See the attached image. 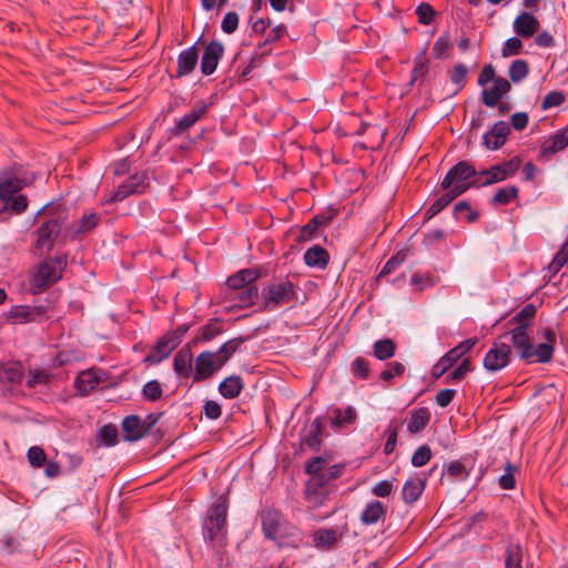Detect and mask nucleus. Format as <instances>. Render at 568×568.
<instances>
[{
  "label": "nucleus",
  "mask_w": 568,
  "mask_h": 568,
  "mask_svg": "<svg viewBox=\"0 0 568 568\" xmlns=\"http://www.w3.org/2000/svg\"><path fill=\"white\" fill-rule=\"evenodd\" d=\"M566 101V94L562 91H550L541 101V109L549 110L551 108L560 106Z\"/></svg>",
  "instance_id": "46"
},
{
  "label": "nucleus",
  "mask_w": 568,
  "mask_h": 568,
  "mask_svg": "<svg viewBox=\"0 0 568 568\" xmlns=\"http://www.w3.org/2000/svg\"><path fill=\"white\" fill-rule=\"evenodd\" d=\"M386 515V507L378 500L369 501L361 514L362 524L369 526L376 524Z\"/></svg>",
  "instance_id": "26"
},
{
  "label": "nucleus",
  "mask_w": 568,
  "mask_h": 568,
  "mask_svg": "<svg viewBox=\"0 0 568 568\" xmlns=\"http://www.w3.org/2000/svg\"><path fill=\"white\" fill-rule=\"evenodd\" d=\"M304 261L308 266L323 268L328 263V254L323 247L315 245L305 252Z\"/></svg>",
  "instance_id": "34"
},
{
  "label": "nucleus",
  "mask_w": 568,
  "mask_h": 568,
  "mask_svg": "<svg viewBox=\"0 0 568 568\" xmlns=\"http://www.w3.org/2000/svg\"><path fill=\"white\" fill-rule=\"evenodd\" d=\"M28 460L33 467H42L47 462V455L44 450L39 446H32L28 450Z\"/></svg>",
  "instance_id": "51"
},
{
  "label": "nucleus",
  "mask_w": 568,
  "mask_h": 568,
  "mask_svg": "<svg viewBox=\"0 0 568 568\" xmlns=\"http://www.w3.org/2000/svg\"><path fill=\"white\" fill-rule=\"evenodd\" d=\"M476 176H478L476 169L468 162L460 161L447 172L442 187L459 196L468 189L474 187L473 180H476Z\"/></svg>",
  "instance_id": "3"
},
{
  "label": "nucleus",
  "mask_w": 568,
  "mask_h": 568,
  "mask_svg": "<svg viewBox=\"0 0 568 568\" xmlns=\"http://www.w3.org/2000/svg\"><path fill=\"white\" fill-rule=\"evenodd\" d=\"M450 45V40L448 34L440 36L434 47H433V55L437 59H442L445 57L446 51Z\"/></svg>",
  "instance_id": "60"
},
{
  "label": "nucleus",
  "mask_w": 568,
  "mask_h": 568,
  "mask_svg": "<svg viewBox=\"0 0 568 568\" xmlns=\"http://www.w3.org/2000/svg\"><path fill=\"white\" fill-rule=\"evenodd\" d=\"M334 418L333 422L337 426H344L346 424H353L356 420V410L348 406L345 409L336 408L333 412Z\"/></svg>",
  "instance_id": "43"
},
{
  "label": "nucleus",
  "mask_w": 568,
  "mask_h": 568,
  "mask_svg": "<svg viewBox=\"0 0 568 568\" xmlns=\"http://www.w3.org/2000/svg\"><path fill=\"white\" fill-rule=\"evenodd\" d=\"M352 373L356 377H359V378H363V379L367 378L368 373H369V363H368V361L363 358V357H356L352 362Z\"/></svg>",
  "instance_id": "57"
},
{
  "label": "nucleus",
  "mask_w": 568,
  "mask_h": 568,
  "mask_svg": "<svg viewBox=\"0 0 568 568\" xmlns=\"http://www.w3.org/2000/svg\"><path fill=\"white\" fill-rule=\"evenodd\" d=\"M405 372V366L399 362H392L386 365V368L382 372L381 378L385 382H389L395 376H400Z\"/></svg>",
  "instance_id": "54"
},
{
  "label": "nucleus",
  "mask_w": 568,
  "mask_h": 568,
  "mask_svg": "<svg viewBox=\"0 0 568 568\" xmlns=\"http://www.w3.org/2000/svg\"><path fill=\"white\" fill-rule=\"evenodd\" d=\"M243 389V382L240 376L226 377L219 386L221 395L225 398L232 399L237 397Z\"/></svg>",
  "instance_id": "32"
},
{
  "label": "nucleus",
  "mask_w": 568,
  "mask_h": 568,
  "mask_svg": "<svg viewBox=\"0 0 568 568\" xmlns=\"http://www.w3.org/2000/svg\"><path fill=\"white\" fill-rule=\"evenodd\" d=\"M508 334H503L493 344L484 358V366L490 372H496L508 365L511 349L507 343Z\"/></svg>",
  "instance_id": "6"
},
{
  "label": "nucleus",
  "mask_w": 568,
  "mask_h": 568,
  "mask_svg": "<svg viewBox=\"0 0 568 568\" xmlns=\"http://www.w3.org/2000/svg\"><path fill=\"white\" fill-rule=\"evenodd\" d=\"M216 371L214 366V354L212 352H203L195 359L194 382L209 378Z\"/></svg>",
  "instance_id": "20"
},
{
  "label": "nucleus",
  "mask_w": 568,
  "mask_h": 568,
  "mask_svg": "<svg viewBox=\"0 0 568 568\" xmlns=\"http://www.w3.org/2000/svg\"><path fill=\"white\" fill-rule=\"evenodd\" d=\"M529 73V65L525 60H515L508 70L510 80L515 83L523 81Z\"/></svg>",
  "instance_id": "40"
},
{
  "label": "nucleus",
  "mask_w": 568,
  "mask_h": 568,
  "mask_svg": "<svg viewBox=\"0 0 568 568\" xmlns=\"http://www.w3.org/2000/svg\"><path fill=\"white\" fill-rule=\"evenodd\" d=\"M176 339H171L168 335H164L158 341L150 354L144 358L145 363L156 364L162 359L169 357L174 348H176Z\"/></svg>",
  "instance_id": "15"
},
{
  "label": "nucleus",
  "mask_w": 568,
  "mask_h": 568,
  "mask_svg": "<svg viewBox=\"0 0 568 568\" xmlns=\"http://www.w3.org/2000/svg\"><path fill=\"white\" fill-rule=\"evenodd\" d=\"M53 378L52 373L45 368L30 369L28 374L27 385L29 387H37L39 385L47 386Z\"/></svg>",
  "instance_id": "38"
},
{
  "label": "nucleus",
  "mask_w": 568,
  "mask_h": 568,
  "mask_svg": "<svg viewBox=\"0 0 568 568\" xmlns=\"http://www.w3.org/2000/svg\"><path fill=\"white\" fill-rule=\"evenodd\" d=\"M65 265L63 258H50L42 262L32 276V283L38 288H45L62 276V271Z\"/></svg>",
  "instance_id": "5"
},
{
  "label": "nucleus",
  "mask_w": 568,
  "mask_h": 568,
  "mask_svg": "<svg viewBox=\"0 0 568 568\" xmlns=\"http://www.w3.org/2000/svg\"><path fill=\"white\" fill-rule=\"evenodd\" d=\"M568 145V126L546 138L541 143L540 156L549 160Z\"/></svg>",
  "instance_id": "10"
},
{
  "label": "nucleus",
  "mask_w": 568,
  "mask_h": 568,
  "mask_svg": "<svg viewBox=\"0 0 568 568\" xmlns=\"http://www.w3.org/2000/svg\"><path fill=\"white\" fill-rule=\"evenodd\" d=\"M523 50V41L518 37H511L506 40L501 48V55L504 58H508L511 55H517Z\"/></svg>",
  "instance_id": "49"
},
{
  "label": "nucleus",
  "mask_w": 568,
  "mask_h": 568,
  "mask_svg": "<svg viewBox=\"0 0 568 568\" xmlns=\"http://www.w3.org/2000/svg\"><path fill=\"white\" fill-rule=\"evenodd\" d=\"M193 355L190 346L181 348L174 356L173 368L178 375L183 378L190 376L192 372Z\"/></svg>",
  "instance_id": "23"
},
{
  "label": "nucleus",
  "mask_w": 568,
  "mask_h": 568,
  "mask_svg": "<svg viewBox=\"0 0 568 568\" xmlns=\"http://www.w3.org/2000/svg\"><path fill=\"white\" fill-rule=\"evenodd\" d=\"M199 62L196 44L183 50L178 57L176 77L182 78L190 74Z\"/></svg>",
  "instance_id": "13"
},
{
  "label": "nucleus",
  "mask_w": 568,
  "mask_h": 568,
  "mask_svg": "<svg viewBox=\"0 0 568 568\" xmlns=\"http://www.w3.org/2000/svg\"><path fill=\"white\" fill-rule=\"evenodd\" d=\"M100 383L99 377L95 372L92 369H88L81 372L75 379V387L82 395H88L91 390H93Z\"/></svg>",
  "instance_id": "30"
},
{
  "label": "nucleus",
  "mask_w": 568,
  "mask_h": 568,
  "mask_svg": "<svg viewBox=\"0 0 568 568\" xmlns=\"http://www.w3.org/2000/svg\"><path fill=\"white\" fill-rule=\"evenodd\" d=\"M396 345L390 338L376 341L373 345V354L379 361H386L395 355Z\"/></svg>",
  "instance_id": "35"
},
{
  "label": "nucleus",
  "mask_w": 568,
  "mask_h": 568,
  "mask_svg": "<svg viewBox=\"0 0 568 568\" xmlns=\"http://www.w3.org/2000/svg\"><path fill=\"white\" fill-rule=\"evenodd\" d=\"M143 395L146 399L155 402L162 396V387L158 381H150L143 387Z\"/></svg>",
  "instance_id": "56"
},
{
  "label": "nucleus",
  "mask_w": 568,
  "mask_h": 568,
  "mask_svg": "<svg viewBox=\"0 0 568 568\" xmlns=\"http://www.w3.org/2000/svg\"><path fill=\"white\" fill-rule=\"evenodd\" d=\"M467 73L468 69L463 63L456 64L450 71V81L457 87V91H459L465 85Z\"/></svg>",
  "instance_id": "48"
},
{
  "label": "nucleus",
  "mask_w": 568,
  "mask_h": 568,
  "mask_svg": "<svg viewBox=\"0 0 568 568\" xmlns=\"http://www.w3.org/2000/svg\"><path fill=\"white\" fill-rule=\"evenodd\" d=\"M555 344L549 342H544L535 346L534 344L530 347V355L525 361L530 363H548L551 361L554 356Z\"/></svg>",
  "instance_id": "28"
},
{
  "label": "nucleus",
  "mask_w": 568,
  "mask_h": 568,
  "mask_svg": "<svg viewBox=\"0 0 568 568\" xmlns=\"http://www.w3.org/2000/svg\"><path fill=\"white\" fill-rule=\"evenodd\" d=\"M418 21L423 24H429L434 20L435 10L426 2L420 3L416 9Z\"/></svg>",
  "instance_id": "58"
},
{
  "label": "nucleus",
  "mask_w": 568,
  "mask_h": 568,
  "mask_svg": "<svg viewBox=\"0 0 568 568\" xmlns=\"http://www.w3.org/2000/svg\"><path fill=\"white\" fill-rule=\"evenodd\" d=\"M32 181L33 176H30L21 166L6 168L0 171V215L3 213L19 215L28 209V197L20 192Z\"/></svg>",
  "instance_id": "1"
},
{
  "label": "nucleus",
  "mask_w": 568,
  "mask_h": 568,
  "mask_svg": "<svg viewBox=\"0 0 568 568\" xmlns=\"http://www.w3.org/2000/svg\"><path fill=\"white\" fill-rule=\"evenodd\" d=\"M123 437L128 442H136L148 433L142 418L136 415L126 416L122 422Z\"/></svg>",
  "instance_id": "17"
},
{
  "label": "nucleus",
  "mask_w": 568,
  "mask_h": 568,
  "mask_svg": "<svg viewBox=\"0 0 568 568\" xmlns=\"http://www.w3.org/2000/svg\"><path fill=\"white\" fill-rule=\"evenodd\" d=\"M506 180L503 172L495 165L488 170L478 172L476 180H473L474 187H483Z\"/></svg>",
  "instance_id": "29"
},
{
  "label": "nucleus",
  "mask_w": 568,
  "mask_h": 568,
  "mask_svg": "<svg viewBox=\"0 0 568 568\" xmlns=\"http://www.w3.org/2000/svg\"><path fill=\"white\" fill-rule=\"evenodd\" d=\"M528 329L529 328H524V326H516L507 333L508 336L510 335V341L514 348L523 359L529 357L530 347L532 345V339L528 333Z\"/></svg>",
  "instance_id": "12"
},
{
  "label": "nucleus",
  "mask_w": 568,
  "mask_h": 568,
  "mask_svg": "<svg viewBox=\"0 0 568 568\" xmlns=\"http://www.w3.org/2000/svg\"><path fill=\"white\" fill-rule=\"evenodd\" d=\"M98 440L101 444H104L106 446H112L116 444L118 440V429L114 425H104L99 429L98 433Z\"/></svg>",
  "instance_id": "45"
},
{
  "label": "nucleus",
  "mask_w": 568,
  "mask_h": 568,
  "mask_svg": "<svg viewBox=\"0 0 568 568\" xmlns=\"http://www.w3.org/2000/svg\"><path fill=\"white\" fill-rule=\"evenodd\" d=\"M257 277L258 272L255 270H241L227 278V290L225 293H233V291L244 290L248 285H255Z\"/></svg>",
  "instance_id": "16"
},
{
  "label": "nucleus",
  "mask_w": 568,
  "mask_h": 568,
  "mask_svg": "<svg viewBox=\"0 0 568 568\" xmlns=\"http://www.w3.org/2000/svg\"><path fill=\"white\" fill-rule=\"evenodd\" d=\"M515 470H516V468L510 463L506 464L505 473L499 477V485L503 489L515 488V485H516Z\"/></svg>",
  "instance_id": "53"
},
{
  "label": "nucleus",
  "mask_w": 568,
  "mask_h": 568,
  "mask_svg": "<svg viewBox=\"0 0 568 568\" xmlns=\"http://www.w3.org/2000/svg\"><path fill=\"white\" fill-rule=\"evenodd\" d=\"M100 221V217L95 213H90L83 215V217L80 221L79 229L77 230V233H85L91 231L94 226L98 225Z\"/></svg>",
  "instance_id": "61"
},
{
  "label": "nucleus",
  "mask_w": 568,
  "mask_h": 568,
  "mask_svg": "<svg viewBox=\"0 0 568 568\" xmlns=\"http://www.w3.org/2000/svg\"><path fill=\"white\" fill-rule=\"evenodd\" d=\"M207 112V104L199 103L192 111L184 114L178 122L173 130L174 134H182L193 126L205 113Z\"/></svg>",
  "instance_id": "22"
},
{
  "label": "nucleus",
  "mask_w": 568,
  "mask_h": 568,
  "mask_svg": "<svg viewBox=\"0 0 568 568\" xmlns=\"http://www.w3.org/2000/svg\"><path fill=\"white\" fill-rule=\"evenodd\" d=\"M227 503L221 496L210 508L204 521V537L212 544L222 545L226 534Z\"/></svg>",
  "instance_id": "2"
},
{
  "label": "nucleus",
  "mask_w": 568,
  "mask_h": 568,
  "mask_svg": "<svg viewBox=\"0 0 568 568\" xmlns=\"http://www.w3.org/2000/svg\"><path fill=\"white\" fill-rule=\"evenodd\" d=\"M62 224L63 220L60 216L43 222L37 230L36 247L49 252L53 247Z\"/></svg>",
  "instance_id": "7"
},
{
  "label": "nucleus",
  "mask_w": 568,
  "mask_h": 568,
  "mask_svg": "<svg viewBox=\"0 0 568 568\" xmlns=\"http://www.w3.org/2000/svg\"><path fill=\"white\" fill-rule=\"evenodd\" d=\"M342 535L336 529H318L314 532V544L317 548L331 549Z\"/></svg>",
  "instance_id": "31"
},
{
  "label": "nucleus",
  "mask_w": 568,
  "mask_h": 568,
  "mask_svg": "<svg viewBox=\"0 0 568 568\" xmlns=\"http://www.w3.org/2000/svg\"><path fill=\"white\" fill-rule=\"evenodd\" d=\"M23 367L20 363H8L0 367V378L11 384H18L22 381Z\"/></svg>",
  "instance_id": "36"
},
{
  "label": "nucleus",
  "mask_w": 568,
  "mask_h": 568,
  "mask_svg": "<svg viewBox=\"0 0 568 568\" xmlns=\"http://www.w3.org/2000/svg\"><path fill=\"white\" fill-rule=\"evenodd\" d=\"M143 189V178L139 175L131 176L128 181H125L118 187L112 200L123 201L131 194L142 192Z\"/></svg>",
  "instance_id": "27"
},
{
  "label": "nucleus",
  "mask_w": 568,
  "mask_h": 568,
  "mask_svg": "<svg viewBox=\"0 0 568 568\" xmlns=\"http://www.w3.org/2000/svg\"><path fill=\"white\" fill-rule=\"evenodd\" d=\"M323 433V424L320 418H315L308 426L306 434L302 437V445L307 446L314 452L321 448V436Z\"/></svg>",
  "instance_id": "25"
},
{
  "label": "nucleus",
  "mask_w": 568,
  "mask_h": 568,
  "mask_svg": "<svg viewBox=\"0 0 568 568\" xmlns=\"http://www.w3.org/2000/svg\"><path fill=\"white\" fill-rule=\"evenodd\" d=\"M518 196V189L516 186H507L499 189L494 197L491 204L495 206L506 205Z\"/></svg>",
  "instance_id": "41"
},
{
  "label": "nucleus",
  "mask_w": 568,
  "mask_h": 568,
  "mask_svg": "<svg viewBox=\"0 0 568 568\" xmlns=\"http://www.w3.org/2000/svg\"><path fill=\"white\" fill-rule=\"evenodd\" d=\"M455 215L459 220H467L469 222H474L477 220V213L470 210V206L467 202L462 201L455 205L454 209Z\"/></svg>",
  "instance_id": "52"
},
{
  "label": "nucleus",
  "mask_w": 568,
  "mask_h": 568,
  "mask_svg": "<svg viewBox=\"0 0 568 568\" xmlns=\"http://www.w3.org/2000/svg\"><path fill=\"white\" fill-rule=\"evenodd\" d=\"M432 457V450L428 445L419 446L412 456V464L415 467H422L426 465Z\"/></svg>",
  "instance_id": "50"
},
{
  "label": "nucleus",
  "mask_w": 568,
  "mask_h": 568,
  "mask_svg": "<svg viewBox=\"0 0 568 568\" xmlns=\"http://www.w3.org/2000/svg\"><path fill=\"white\" fill-rule=\"evenodd\" d=\"M327 462L323 457H314L311 460H308L305 465V470L308 475L315 476L317 474H324L322 471V468L324 465H326Z\"/></svg>",
  "instance_id": "63"
},
{
  "label": "nucleus",
  "mask_w": 568,
  "mask_h": 568,
  "mask_svg": "<svg viewBox=\"0 0 568 568\" xmlns=\"http://www.w3.org/2000/svg\"><path fill=\"white\" fill-rule=\"evenodd\" d=\"M523 549L519 545H510L507 548L506 568H521Z\"/></svg>",
  "instance_id": "44"
},
{
  "label": "nucleus",
  "mask_w": 568,
  "mask_h": 568,
  "mask_svg": "<svg viewBox=\"0 0 568 568\" xmlns=\"http://www.w3.org/2000/svg\"><path fill=\"white\" fill-rule=\"evenodd\" d=\"M399 426H389L386 430L387 442L384 446V453L389 455L394 452L396 447L397 436H398Z\"/></svg>",
  "instance_id": "62"
},
{
  "label": "nucleus",
  "mask_w": 568,
  "mask_h": 568,
  "mask_svg": "<svg viewBox=\"0 0 568 568\" xmlns=\"http://www.w3.org/2000/svg\"><path fill=\"white\" fill-rule=\"evenodd\" d=\"M239 26V16L236 12H227L221 23V29L223 32L231 34L233 33Z\"/></svg>",
  "instance_id": "59"
},
{
  "label": "nucleus",
  "mask_w": 568,
  "mask_h": 568,
  "mask_svg": "<svg viewBox=\"0 0 568 568\" xmlns=\"http://www.w3.org/2000/svg\"><path fill=\"white\" fill-rule=\"evenodd\" d=\"M536 306L534 304H526L511 320L510 323L516 326H524V328H530L534 318L536 316Z\"/></svg>",
  "instance_id": "37"
},
{
  "label": "nucleus",
  "mask_w": 568,
  "mask_h": 568,
  "mask_svg": "<svg viewBox=\"0 0 568 568\" xmlns=\"http://www.w3.org/2000/svg\"><path fill=\"white\" fill-rule=\"evenodd\" d=\"M329 481L323 474H317L315 476H311L308 481L306 483L305 494L308 501L313 504H321L322 499L325 495V486Z\"/></svg>",
  "instance_id": "19"
},
{
  "label": "nucleus",
  "mask_w": 568,
  "mask_h": 568,
  "mask_svg": "<svg viewBox=\"0 0 568 568\" xmlns=\"http://www.w3.org/2000/svg\"><path fill=\"white\" fill-rule=\"evenodd\" d=\"M540 28L539 20L527 11L520 12L513 22L514 32L521 38H530L538 32Z\"/></svg>",
  "instance_id": "9"
},
{
  "label": "nucleus",
  "mask_w": 568,
  "mask_h": 568,
  "mask_svg": "<svg viewBox=\"0 0 568 568\" xmlns=\"http://www.w3.org/2000/svg\"><path fill=\"white\" fill-rule=\"evenodd\" d=\"M471 371V363L469 358L463 359L460 365L454 369L449 375L446 377V383H450L453 381H462L468 372Z\"/></svg>",
  "instance_id": "55"
},
{
  "label": "nucleus",
  "mask_w": 568,
  "mask_h": 568,
  "mask_svg": "<svg viewBox=\"0 0 568 568\" xmlns=\"http://www.w3.org/2000/svg\"><path fill=\"white\" fill-rule=\"evenodd\" d=\"M426 486V477L419 475L412 476L406 480L402 489V497L406 504L415 503Z\"/></svg>",
  "instance_id": "21"
},
{
  "label": "nucleus",
  "mask_w": 568,
  "mask_h": 568,
  "mask_svg": "<svg viewBox=\"0 0 568 568\" xmlns=\"http://www.w3.org/2000/svg\"><path fill=\"white\" fill-rule=\"evenodd\" d=\"M262 296L264 300V308L274 311L292 302L296 297V291L294 284L290 281H281L267 285L263 290Z\"/></svg>",
  "instance_id": "4"
},
{
  "label": "nucleus",
  "mask_w": 568,
  "mask_h": 568,
  "mask_svg": "<svg viewBox=\"0 0 568 568\" xmlns=\"http://www.w3.org/2000/svg\"><path fill=\"white\" fill-rule=\"evenodd\" d=\"M509 133V125L504 121H499L484 135V144L489 150H497L504 145Z\"/></svg>",
  "instance_id": "14"
},
{
  "label": "nucleus",
  "mask_w": 568,
  "mask_h": 568,
  "mask_svg": "<svg viewBox=\"0 0 568 568\" xmlns=\"http://www.w3.org/2000/svg\"><path fill=\"white\" fill-rule=\"evenodd\" d=\"M511 85L505 78L498 77L495 79L490 88H485L481 91V101L486 106L494 108L498 101L510 91Z\"/></svg>",
  "instance_id": "11"
},
{
  "label": "nucleus",
  "mask_w": 568,
  "mask_h": 568,
  "mask_svg": "<svg viewBox=\"0 0 568 568\" xmlns=\"http://www.w3.org/2000/svg\"><path fill=\"white\" fill-rule=\"evenodd\" d=\"M224 54V47L219 41H211L204 49L201 60V71L204 75H211L217 68L219 61Z\"/></svg>",
  "instance_id": "8"
},
{
  "label": "nucleus",
  "mask_w": 568,
  "mask_h": 568,
  "mask_svg": "<svg viewBox=\"0 0 568 568\" xmlns=\"http://www.w3.org/2000/svg\"><path fill=\"white\" fill-rule=\"evenodd\" d=\"M452 191L447 190L439 199H437L427 210L426 219H432L436 214H438L442 210H444L454 199H456Z\"/></svg>",
  "instance_id": "42"
},
{
  "label": "nucleus",
  "mask_w": 568,
  "mask_h": 568,
  "mask_svg": "<svg viewBox=\"0 0 568 568\" xmlns=\"http://www.w3.org/2000/svg\"><path fill=\"white\" fill-rule=\"evenodd\" d=\"M393 491V481L390 480H381L375 484L372 488V493L376 497H387Z\"/></svg>",
  "instance_id": "64"
},
{
  "label": "nucleus",
  "mask_w": 568,
  "mask_h": 568,
  "mask_svg": "<svg viewBox=\"0 0 568 568\" xmlns=\"http://www.w3.org/2000/svg\"><path fill=\"white\" fill-rule=\"evenodd\" d=\"M229 301L233 302L232 307L244 308L254 304L258 296L256 285H248L244 290L233 291V293H225Z\"/></svg>",
  "instance_id": "18"
},
{
  "label": "nucleus",
  "mask_w": 568,
  "mask_h": 568,
  "mask_svg": "<svg viewBox=\"0 0 568 568\" xmlns=\"http://www.w3.org/2000/svg\"><path fill=\"white\" fill-rule=\"evenodd\" d=\"M430 414L427 408H418L412 412L407 429L410 434H417L429 423Z\"/></svg>",
  "instance_id": "33"
},
{
  "label": "nucleus",
  "mask_w": 568,
  "mask_h": 568,
  "mask_svg": "<svg viewBox=\"0 0 568 568\" xmlns=\"http://www.w3.org/2000/svg\"><path fill=\"white\" fill-rule=\"evenodd\" d=\"M222 326L220 325V320L217 318H212L209 321V323L206 325H204L201 331H200V334L195 337V342H199V341H204V342H209L211 339H213L214 337H216L217 335H220L222 333Z\"/></svg>",
  "instance_id": "39"
},
{
  "label": "nucleus",
  "mask_w": 568,
  "mask_h": 568,
  "mask_svg": "<svg viewBox=\"0 0 568 568\" xmlns=\"http://www.w3.org/2000/svg\"><path fill=\"white\" fill-rule=\"evenodd\" d=\"M406 256H407L406 252H404V251L397 252L394 256H392L386 262V264L379 272L378 277H383V276L388 275L392 272H394L402 263H404V261L406 260Z\"/></svg>",
  "instance_id": "47"
},
{
  "label": "nucleus",
  "mask_w": 568,
  "mask_h": 568,
  "mask_svg": "<svg viewBox=\"0 0 568 568\" xmlns=\"http://www.w3.org/2000/svg\"><path fill=\"white\" fill-rule=\"evenodd\" d=\"M281 515L276 510H265L262 514L263 532L268 539H276L280 536Z\"/></svg>",
  "instance_id": "24"
}]
</instances>
